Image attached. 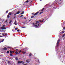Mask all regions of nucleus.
Listing matches in <instances>:
<instances>
[{
	"label": "nucleus",
	"instance_id": "nucleus-1",
	"mask_svg": "<svg viewBox=\"0 0 65 65\" xmlns=\"http://www.w3.org/2000/svg\"><path fill=\"white\" fill-rule=\"evenodd\" d=\"M63 1V0H56L55 1L53 2V4L51 5V6L54 8V9H56V8L55 7V5L57 4V3H58V4H61L62 3Z\"/></svg>",
	"mask_w": 65,
	"mask_h": 65
},
{
	"label": "nucleus",
	"instance_id": "nucleus-2",
	"mask_svg": "<svg viewBox=\"0 0 65 65\" xmlns=\"http://www.w3.org/2000/svg\"><path fill=\"white\" fill-rule=\"evenodd\" d=\"M43 20H40L37 21L36 22V23L34 25V26L36 27L37 28H39L40 27L41 25H42L43 23Z\"/></svg>",
	"mask_w": 65,
	"mask_h": 65
},
{
	"label": "nucleus",
	"instance_id": "nucleus-3",
	"mask_svg": "<svg viewBox=\"0 0 65 65\" xmlns=\"http://www.w3.org/2000/svg\"><path fill=\"white\" fill-rule=\"evenodd\" d=\"M5 25H3L2 26V27H1V29H2V30H5V29H6V28H5Z\"/></svg>",
	"mask_w": 65,
	"mask_h": 65
},
{
	"label": "nucleus",
	"instance_id": "nucleus-4",
	"mask_svg": "<svg viewBox=\"0 0 65 65\" xmlns=\"http://www.w3.org/2000/svg\"><path fill=\"white\" fill-rule=\"evenodd\" d=\"M31 60L30 59H27L26 60V62H27V63H29L30 62V61Z\"/></svg>",
	"mask_w": 65,
	"mask_h": 65
},
{
	"label": "nucleus",
	"instance_id": "nucleus-5",
	"mask_svg": "<svg viewBox=\"0 0 65 65\" xmlns=\"http://www.w3.org/2000/svg\"><path fill=\"white\" fill-rule=\"evenodd\" d=\"M60 41V40L59 39L57 41V44H56L57 46H58V45H59V43Z\"/></svg>",
	"mask_w": 65,
	"mask_h": 65
},
{
	"label": "nucleus",
	"instance_id": "nucleus-6",
	"mask_svg": "<svg viewBox=\"0 0 65 65\" xmlns=\"http://www.w3.org/2000/svg\"><path fill=\"white\" fill-rule=\"evenodd\" d=\"M12 20H11L10 21H9V24L10 25V24H11V22H12Z\"/></svg>",
	"mask_w": 65,
	"mask_h": 65
},
{
	"label": "nucleus",
	"instance_id": "nucleus-7",
	"mask_svg": "<svg viewBox=\"0 0 65 65\" xmlns=\"http://www.w3.org/2000/svg\"><path fill=\"white\" fill-rule=\"evenodd\" d=\"M3 50L4 51H6V50H7V48L6 47H4V48Z\"/></svg>",
	"mask_w": 65,
	"mask_h": 65
},
{
	"label": "nucleus",
	"instance_id": "nucleus-8",
	"mask_svg": "<svg viewBox=\"0 0 65 65\" xmlns=\"http://www.w3.org/2000/svg\"><path fill=\"white\" fill-rule=\"evenodd\" d=\"M20 13V11H18L16 13V14H19V13Z\"/></svg>",
	"mask_w": 65,
	"mask_h": 65
},
{
	"label": "nucleus",
	"instance_id": "nucleus-9",
	"mask_svg": "<svg viewBox=\"0 0 65 65\" xmlns=\"http://www.w3.org/2000/svg\"><path fill=\"white\" fill-rule=\"evenodd\" d=\"M38 13H39L38 12H37L34 14V15H37V14H38Z\"/></svg>",
	"mask_w": 65,
	"mask_h": 65
},
{
	"label": "nucleus",
	"instance_id": "nucleus-10",
	"mask_svg": "<svg viewBox=\"0 0 65 65\" xmlns=\"http://www.w3.org/2000/svg\"><path fill=\"white\" fill-rule=\"evenodd\" d=\"M31 56H32V53H30L29 55V56L30 57Z\"/></svg>",
	"mask_w": 65,
	"mask_h": 65
},
{
	"label": "nucleus",
	"instance_id": "nucleus-11",
	"mask_svg": "<svg viewBox=\"0 0 65 65\" xmlns=\"http://www.w3.org/2000/svg\"><path fill=\"white\" fill-rule=\"evenodd\" d=\"M15 59L16 60H18V57H15Z\"/></svg>",
	"mask_w": 65,
	"mask_h": 65
},
{
	"label": "nucleus",
	"instance_id": "nucleus-12",
	"mask_svg": "<svg viewBox=\"0 0 65 65\" xmlns=\"http://www.w3.org/2000/svg\"><path fill=\"white\" fill-rule=\"evenodd\" d=\"M44 10V8L42 10H39V11H43Z\"/></svg>",
	"mask_w": 65,
	"mask_h": 65
},
{
	"label": "nucleus",
	"instance_id": "nucleus-13",
	"mask_svg": "<svg viewBox=\"0 0 65 65\" xmlns=\"http://www.w3.org/2000/svg\"><path fill=\"white\" fill-rule=\"evenodd\" d=\"M34 16H31V19H33V18H34Z\"/></svg>",
	"mask_w": 65,
	"mask_h": 65
},
{
	"label": "nucleus",
	"instance_id": "nucleus-14",
	"mask_svg": "<svg viewBox=\"0 0 65 65\" xmlns=\"http://www.w3.org/2000/svg\"><path fill=\"white\" fill-rule=\"evenodd\" d=\"M10 62V61H9L7 62V63H9Z\"/></svg>",
	"mask_w": 65,
	"mask_h": 65
},
{
	"label": "nucleus",
	"instance_id": "nucleus-15",
	"mask_svg": "<svg viewBox=\"0 0 65 65\" xmlns=\"http://www.w3.org/2000/svg\"><path fill=\"white\" fill-rule=\"evenodd\" d=\"M21 14H24V12H22L21 13Z\"/></svg>",
	"mask_w": 65,
	"mask_h": 65
},
{
	"label": "nucleus",
	"instance_id": "nucleus-16",
	"mask_svg": "<svg viewBox=\"0 0 65 65\" xmlns=\"http://www.w3.org/2000/svg\"><path fill=\"white\" fill-rule=\"evenodd\" d=\"M22 53L23 54H26V52H24V51H23Z\"/></svg>",
	"mask_w": 65,
	"mask_h": 65
},
{
	"label": "nucleus",
	"instance_id": "nucleus-17",
	"mask_svg": "<svg viewBox=\"0 0 65 65\" xmlns=\"http://www.w3.org/2000/svg\"><path fill=\"white\" fill-rule=\"evenodd\" d=\"M14 24L15 25H17V24H16V21H15V22L14 23Z\"/></svg>",
	"mask_w": 65,
	"mask_h": 65
},
{
	"label": "nucleus",
	"instance_id": "nucleus-18",
	"mask_svg": "<svg viewBox=\"0 0 65 65\" xmlns=\"http://www.w3.org/2000/svg\"><path fill=\"white\" fill-rule=\"evenodd\" d=\"M4 39H3V40H2V41H1V42H3V41H4Z\"/></svg>",
	"mask_w": 65,
	"mask_h": 65
},
{
	"label": "nucleus",
	"instance_id": "nucleus-19",
	"mask_svg": "<svg viewBox=\"0 0 65 65\" xmlns=\"http://www.w3.org/2000/svg\"><path fill=\"white\" fill-rule=\"evenodd\" d=\"M9 17H10L9 15H7L8 18H9Z\"/></svg>",
	"mask_w": 65,
	"mask_h": 65
},
{
	"label": "nucleus",
	"instance_id": "nucleus-20",
	"mask_svg": "<svg viewBox=\"0 0 65 65\" xmlns=\"http://www.w3.org/2000/svg\"><path fill=\"white\" fill-rule=\"evenodd\" d=\"M9 15H11V12H9Z\"/></svg>",
	"mask_w": 65,
	"mask_h": 65
},
{
	"label": "nucleus",
	"instance_id": "nucleus-21",
	"mask_svg": "<svg viewBox=\"0 0 65 65\" xmlns=\"http://www.w3.org/2000/svg\"><path fill=\"white\" fill-rule=\"evenodd\" d=\"M10 56H11V57H12V56H13V55L11 54H10Z\"/></svg>",
	"mask_w": 65,
	"mask_h": 65
},
{
	"label": "nucleus",
	"instance_id": "nucleus-22",
	"mask_svg": "<svg viewBox=\"0 0 65 65\" xmlns=\"http://www.w3.org/2000/svg\"><path fill=\"white\" fill-rule=\"evenodd\" d=\"M38 60H35V61H36V62H39V60H38Z\"/></svg>",
	"mask_w": 65,
	"mask_h": 65
},
{
	"label": "nucleus",
	"instance_id": "nucleus-23",
	"mask_svg": "<svg viewBox=\"0 0 65 65\" xmlns=\"http://www.w3.org/2000/svg\"><path fill=\"white\" fill-rule=\"evenodd\" d=\"M15 54H16V55H17V54H19V53L17 52H15Z\"/></svg>",
	"mask_w": 65,
	"mask_h": 65
},
{
	"label": "nucleus",
	"instance_id": "nucleus-24",
	"mask_svg": "<svg viewBox=\"0 0 65 65\" xmlns=\"http://www.w3.org/2000/svg\"><path fill=\"white\" fill-rule=\"evenodd\" d=\"M8 11L7 10V11L6 12V13H8Z\"/></svg>",
	"mask_w": 65,
	"mask_h": 65
},
{
	"label": "nucleus",
	"instance_id": "nucleus-25",
	"mask_svg": "<svg viewBox=\"0 0 65 65\" xmlns=\"http://www.w3.org/2000/svg\"><path fill=\"white\" fill-rule=\"evenodd\" d=\"M24 50H25V51H26V50H27V48H24Z\"/></svg>",
	"mask_w": 65,
	"mask_h": 65
},
{
	"label": "nucleus",
	"instance_id": "nucleus-26",
	"mask_svg": "<svg viewBox=\"0 0 65 65\" xmlns=\"http://www.w3.org/2000/svg\"><path fill=\"white\" fill-rule=\"evenodd\" d=\"M18 64H20V63H21L20 62V61H18Z\"/></svg>",
	"mask_w": 65,
	"mask_h": 65
},
{
	"label": "nucleus",
	"instance_id": "nucleus-27",
	"mask_svg": "<svg viewBox=\"0 0 65 65\" xmlns=\"http://www.w3.org/2000/svg\"><path fill=\"white\" fill-rule=\"evenodd\" d=\"M43 12H41L40 13V14H41V13H43Z\"/></svg>",
	"mask_w": 65,
	"mask_h": 65
},
{
	"label": "nucleus",
	"instance_id": "nucleus-28",
	"mask_svg": "<svg viewBox=\"0 0 65 65\" xmlns=\"http://www.w3.org/2000/svg\"><path fill=\"white\" fill-rule=\"evenodd\" d=\"M18 28H16L15 29V30H18Z\"/></svg>",
	"mask_w": 65,
	"mask_h": 65
},
{
	"label": "nucleus",
	"instance_id": "nucleus-29",
	"mask_svg": "<svg viewBox=\"0 0 65 65\" xmlns=\"http://www.w3.org/2000/svg\"><path fill=\"white\" fill-rule=\"evenodd\" d=\"M10 54H12V52H11V51H10Z\"/></svg>",
	"mask_w": 65,
	"mask_h": 65
},
{
	"label": "nucleus",
	"instance_id": "nucleus-30",
	"mask_svg": "<svg viewBox=\"0 0 65 65\" xmlns=\"http://www.w3.org/2000/svg\"><path fill=\"white\" fill-rule=\"evenodd\" d=\"M4 34L6 36H7V33H5Z\"/></svg>",
	"mask_w": 65,
	"mask_h": 65
},
{
	"label": "nucleus",
	"instance_id": "nucleus-31",
	"mask_svg": "<svg viewBox=\"0 0 65 65\" xmlns=\"http://www.w3.org/2000/svg\"><path fill=\"white\" fill-rule=\"evenodd\" d=\"M7 53L9 54V51H7Z\"/></svg>",
	"mask_w": 65,
	"mask_h": 65
},
{
	"label": "nucleus",
	"instance_id": "nucleus-32",
	"mask_svg": "<svg viewBox=\"0 0 65 65\" xmlns=\"http://www.w3.org/2000/svg\"><path fill=\"white\" fill-rule=\"evenodd\" d=\"M19 31H20V30H19V29H18L17 30V32H19Z\"/></svg>",
	"mask_w": 65,
	"mask_h": 65
},
{
	"label": "nucleus",
	"instance_id": "nucleus-33",
	"mask_svg": "<svg viewBox=\"0 0 65 65\" xmlns=\"http://www.w3.org/2000/svg\"><path fill=\"white\" fill-rule=\"evenodd\" d=\"M22 62H23V61H20V63H22Z\"/></svg>",
	"mask_w": 65,
	"mask_h": 65
},
{
	"label": "nucleus",
	"instance_id": "nucleus-34",
	"mask_svg": "<svg viewBox=\"0 0 65 65\" xmlns=\"http://www.w3.org/2000/svg\"><path fill=\"white\" fill-rule=\"evenodd\" d=\"M28 2H29V1H28V0L27 1H26V3H28Z\"/></svg>",
	"mask_w": 65,
	"mask_h": 65
},
{
	"label": "nucleus",
	"instance_id": "nucleus-35",
	"mask_svg": "<svg viewBox=\"0 0 65 65\" xmlns=\"http://www.w3.org/2000/svg\"><path fill=\"white\" fill-rule=\"evenodd\" d=\"M22 52V51H21V50H20L19 52V53H21V52Z\"/></svg>",
	"mask_w": 65,
	"mask_h": 65
},
{
	"label": "nucleus",
	"instance_id": "nucleus-36",
	"mask_svg": "<svg viewBox=\"0 0 65 65\" xmlns=\"http://www.w3.org/2000/svg\"><path fill=\"white\" fill-rule=\"evenodd\" d=\"M65 34H63V35L62 37H64V36H65Z\"/></svg>",
	"mask_w": 65,
	"mask_h": 65
},
{
	"label": "nucleus",
	"instance_id": "nucleus-37",
	"mask_svg": "<svg viewBox=\"0 0 65 65\" xmlns=\"http://www.w3.org/2000/svg\"><path fill=\"white\" fill-rule=\"evenodd\" d=\"M16 52H18V49H17L16 50Z\"/></svg>",
	"mask_w": 65,
	"mask_h": 65
},
{
	"label": "nucleus",
	"instance_id": "nucleus-38",
	"mask_svg": "<svg viewBox=\"0 0 65 65\" xmlns=\"http://www.w3.org/2000/svg\"><path fill=\"white\" fill-rule=\"evenodd\" d=\"M7 20H6L5 22L7 23Z\"/></svg>",
	"mask_w": 65,
	"mask_h": 65
},
{
	"label": "nucleus",
	"instance_id": "nucleus-39",
	"mask_svg": "<svg viewBox=\"0 0 65 65\" xmlns=\"http://www.w3.org/2000/svg\"><path fill=\"white\" fill-rule=\"evenodd\" d=\"M23 16V15H22L20 16V17H22Z\"/></svg>",
	"mask_w": 65,
	"mask_h": 65
},
{
	"label": "nucleus",
	"instance_id": "nucleus-40",
	"mask_svg": "<svg viewBox=\"0 0 65 65\" xmlns=\"http://www.w3.org/2000/svg\"><path fill=\"white\" fill-rule=\"evenodd\" d=\"M65 28L64 27H63V30H65Z\"/></svg>",
	"mask_w": 65,
	"mask_h": 65
},
{
	"label": "nucleus",
	"instance_id": "nucleus-41",
	"mask_svg": "<svg viewBox=\"0 0 65 65\" xmlns=\"http://www.w3.org/2000/svg\"><path fill=\"white\" fill-rule=\"evenodd\" d=\"M16 14H16V13H15V14H14V16H15V15H16Z\"/></svg>",
	"mask_w": 65,
	"mask_h": 65
},
{
	"label": "nucleus",
	"instance_id": "nucleus-42",
	"mask_svg": "<svg viewBox=\"0 0 65 65\" xmlns=\"http://www.w3.org/2000/svg\"><path fill=\"white\" fill-rule=\"evenodd\" d=\"M16 17V16H15L14 17V19H15V17Z\"/></svg>",
	"mask_w": 65,
	"mask_h": 65
},
{
	"label": "nucleus",
	"instance_id": "nucleus-43",
	"mask_svg": "<svg viewBox=\"0 0 65 65\" xmlns=\"http://www.w3.org/2000/svg\"><path fill=\"white\" fill-rule=\"evenodd\" d=\"M62 32L63 33H64V31H62Z\"/></svg>",
	"mask_w": 65,
	"mask_h": 65
},
{
	"label": "nucleus",
	"instance_id": "nucleus-44",
	"mask_svg": "<svg viewBox=\"0 0 65 65\" xmlns=\"http://www.w3.org/2000/svg\"><path fill=\"white\" fill-rule=\"evenodd\" d=\"M4 34H2V35H3V36H4Z\"/></svg>",
	"mask_w": 65,
	"mask_h": 65
},
{
	"label": "nucleus",
	"instance_id": "nucleus-45",
	"mask_svg": "<svg viewBox=\"0 0 65 65\" xmlns=\"http://www.w3.org/2000/svg\"><path fill=\"white\" fill-rule=\"evenodd\" d=\"M34 13H32V14H34Z\"/></svg>",
	"mask_w": 65,
	"mask_h": 65
},
{
	"label": "nucleus",
	"instance_id": "nucleus-46",
	"mask_svg": "<svg viewBox=\"0 0 65 65\" xmlns=\"http://www.w3.org/2000/svg\"><path fill=\"white\" fill-rule=\"evenodd\" d=\"M8 47V48H11V47Z\"/></svg>",
	"mask_w": 65,
	"mask_h": 65
},
{
	"label": "nucleus",
	"instance_id": "nucleus-47",
	"mask_svg": "<svg viewBox=\"0 0 65 65\" xmlns=\"http://www.w3.org/2000/svg\"><path fill=\"white\" fill-rule=\"evenodd\" d=\"M27 65V64L26 63V64H25L24 65Z\"/></svg>",
	"mask_w": 65,
	"mask_h": 65
},
{
	"label": "nucleus",
	"instance_id": "nucleus-48",
	"mask_svg": "<svg viewBox=\"0 0 65 65\" xmlns=\"http://www.w3.org/2000/svg\"><path fill=\"white\" fill-rule=\"evenodd\" d=\"M24 19H26V18H24Z\"/></svg>",
	"mask_w": 65,
	"mask_h": 65
},
{
	"label": "nucleus",
	"instance_id": "nucleus-49",
	"mask_svg": "<svg viewBox=\"0 0 65 65\" xmlns=\"http://www.w3.org/2000/svg\"><path fill=\"white\" fill-rule=\"evenodd\" d=\"M63 23H62L61 24L62 25H63Z\"/></svg>",
	"mask_w": 65,
	"mask_h": 65
},
{
	"label": "nucleus",
	"instance_id": "nucleus-50",
	"mask_svg": "<svg viewBox=\"0 0 65 65\" xmlns=\"http://www.w3.org/2000/svg\"><path fill=\"white\" fill-rule=\"evenodd\" d=\"M23 28H25V27H22Z\"/></svg>",
	"mask_w": 65,
	"mask_h": 65
},
{
	"label": "nucleus",
	"instance_id": "nucleus-51",
	"mask_svg": "<svg viewBox=\"0 0 65 65\" xmlns=\"http://www.w3.org/2000/svg\"><path fill=\"white\" fill-rule=\"evenodd\" d=\"M32 25H34V23H32Z\"/></svg>",
	"mask_w": 65,
	"mask_h": 65
},
{
	"label": "nucleus",
	"instance_id": "nucleus-52",
	"mask_svg": "<svg viewBox=\"0 0 65 65\" xmlns=\"http://www.w3.org/2000/svg\"><path fill=\"white\" fill-rule=\"evenodd\" d=\"M56 51H58V50H56Z\"/></svg>",
	"mask_w": 65,
	"mask_h": 65
},
{
	"label": "nucleus",
	"instance_id": "nucleus-53",
	"mask_svg": "<svg viewBox=\"0 0 65 65\" xmlns=\"http://www.w3.org/2000/svg\"><path fill=\"white\" fill-rule=\"evenodd\" d=\"M1 42H1V41H0V43H1Z\"/></svg>",
	"mask_w": 65,
	"mask_h": 65
},
{
	"label": "nucleus",
	"instance_id": "nucleus-54",
	"mask_svg": "<svg viewBox=\"0 0 65 65\" xmlns=\"http://www.w3.org/2000/svg\"><path fill=\"white\" fill-rule=\"evenodd\" d=\"M20 45V46H22V45Z\"/></svg>",
	"mask_w": 65,
	"mask_h": 65
},
{
	"label": "nucleus",
	"instance_id": "nucleus-55",
	"mask_svg": "<svg viewBox=\"0 0 65 65\" xmlns=\"http://www.w3.org/2000/svg\"><path fill=\"white\" fill-rule=\"evenodd\" d=\"M43 21H44V19H43Z\"/></svg>",
	"mask_w": 65,
	"mask_h": 65
},
{
	"label": "nucleus",
	"instance_id": "nucleus-56",
	"mask_svg": "<svg viewBox=\"0 0 65 65\" xmlns=\"http://www.w3.org/2000/svg\"><path fill=\"white\" fill-rule=\"evenodd\" d=\"M14 28H15V26L14 27Z\"/></svg>",
	"mask_w": 65,
	"mask_h": 65
},
{
	"label": "nucleus",
	"instance_id": "nucleus-57",
	"mask_svg": "<svg viewBox=\"0 0 65 65\" xmlns=\"http://www.w3.org/2000/svg\"><path fill=\"white\" fill-rule=\"evenodd\" d=\"M31 21V20H30L29 21Z\"/></svg>",
	"mask_w": 65,
	"mask_h": 65
},
{
	"label": "nucleus",
	"instance_id": "nucleus-58",
	"mask_svg": "<svg viewBox=\"0 0 65 65\" xmlns=\"http://www.w3.org/2000/svg\"><path fill=\"white\" fill-rule=\"evenodd\" d=\"M12 31L13 32V31L12 30Z\"/></svg>",
	"mask_w": 65,
	"mask_h": 65
},
{
	"label": "nucleus",
	"instance_id": "nucleus-59",
	"mask_svg": "<svg viewBox=\"0 0 65 65\" xmlns=\"http://www.w3.org/2000/svg\"><path fill=\"white\" fill-rule=\"evenodd\" d=\"M62 63H63V61H62Z\"/></svg>",
	"mask_w": 65,
	"mask_h": 65
},
{
	"label": "nucleus",
	"instance_id": "nucleus-60",
	"mask_svg": "<svg viewBox=\"0 0 65 65\" xmlns=\"http://www.w3.org/2000/svg\"><path fill=\"white\" fill-rule=\"evenodd\" d=\"M40 1H41V0H40Z\"/></svg>",
	"mask_w": 65,
	"mask_h": 65
},
{
	"label": "nucleus",
	"instance_id": "nucleus-61",
	"mask_svg": "<svg viewBox=\"0 0 65 65\" xmlns=\"http://www.w3.org/2000/svg\"><path fill=\"white\" fill-rule=\"evenodd\" d=\"M0 26H1V25L0 24Z\"/></svg>",
	"mask_w": 65,
	"mask_h": 65
},
{
	"label": "nucleus",
	"instance_id": "nucleus-62",
	"mask_svg": "<svg viewBox=\"0 0 65 65\" xmlns=\"http://www.w3.org/2000/svg\"><path fill=\"white\" fill-rule=\"evenodd\" d=\"M36 65V64H35V65Z\"/></svg>",
	"mask_w": 65,
	"mask_h": 65
},
{
	"label": "nucleus",
	"instance_id": "nucleus-63",
	"mask_svg": "<svg viewBox=\"0 0 65 65\" xmlns=\"http://www.w3.org/2000/svg\"><path fill=\"white\" fill-rule=\"evenodd\" d=\"M21 15V14H20V15Z\"/></svg>",
	"mask_w": 65,
	"mask_h": 65
},
{
	"label": "nucleus",
	"instance_id": "nucleus-64",
	"mask_svg": "<svg viewBox=\"0 0 65 65\" xmlns=\"http://www.w3.org/2000/svg\"><path fill=\"white\" fill-rule=\"evenodd\" d=\"M1 19L0 18V20Z\"/></svg>",
	"mask_w": 65,
	"mask_h": 65
}]
</instances>
